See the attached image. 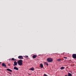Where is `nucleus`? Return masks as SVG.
Masks as SVG:
<instances>
[{"label":"nucleus","mask_w":76,"mask_h":76,"mask_svg":"<svg viewBox=\"0 0 76 76\" xmlns=\"http://www.w3.org/2000/svg\"><path fill=\"white\" fill-rule=\"evenodd\" d=\"M14 70H19V69L16 66H15L14 67Z\"/></svg>","instance_id":"6e6552de"},{"label":"nucleus","mask_w":76,"mask_h":76,"mask_svg":"<svg viewBox=\"0 0 76 76\" xmlns=\"http://www.w3.org/2000/svg\"><path fill=\"white\" fill-rule=\"evenodd\" d=\"M28 74L29 75H31L30 74H29V73H28Z\"/></svg>","instance_id":"4be33fe9"},{"label":"nucleus","mask_w":76,"mask_h":76,"mask_svg":"<svg viewBox=\"0 0 76 76\" xmlns=\"http://www.w3.org/2000/svg\"><path fill=\"white\" fill-rule=\"evenodd\" d=\"M36 57H37V55H34L32 56V58H35Z\"/></svg>","instance_id":"0eeeda50"},{"label":"nucleus","mask_w":76,"mask_h":76,"mask_svg":"<svg viewBox=\"0 0 76 76\" xmlns=\"http://www.w3.org/2000/svg\"><path fill=\"white\" fill-rule=\"evenodd\" d=\"M14 65H13V66H17V62L16 61H15L14 62Z\"/></svg>","instance_id":"423d86ee"},{"label":"nucleus","mask_w":76,"mask_h":76,"mask_svg":"<svg viewBox=\"0 0 76 76\" xmlns=\"http://www.w3.org/2000/svg\"><path fill=\"white\" fill-rule=\"evenodd\" d=\"M64 58H65L66 59L67 58L66 57H64Z\"/></svg>","instance_id":"f3484780"},{"label":"nucleus","mask_w":76,"mask_h":76,"mask_svg":"<svg viewBox=\"0 0 76 76\" xmlns=\"http://www.w3.org/2000/svg\"><path fill=\"white\" fill-rule=\"evenodd\" d=\"M47 60L48 62H51L53 61V59L51 58H48L47 59Z\"/></svg>","instance_id":"f03ea898"},{"label":"nucleus","mask_w":76,"mask_h":76,"mask_svg":"<svg viewBox=\"0 0 76 76\" xmlns=\"http://www.w3.org/2000/svg\"><path fill=\"white\" fill-rule=\"evenodd\" d=\"M68 76H72V74L70 73H68Z\"/></svg>","instance_id":"4468645a"},{"label":"nucleus","mask_w":76,"mask_h":76,"mask_svg":"<svg viewBox=\"0 0 76 76\" xmlns=\"http://www.w3.org/2000/svg\"><path fill=\"white\" fill-rule=\"evenodd\" d=\"M8 73H9L10 74V75H12V73L10 72H8Z\"/></svg>","instance_id":"aec40b11"},{"label":"nucleus","mask_w":76,"mask_h":76,"mask_svg":"<svg viewBox=\"0 0 76 76\" xmlns=\"http://www.w3.org/2000/svg\"><path fill=\"white\" fill-rule=\"evenodd\" d=\"M12 60H16V59H14V58H12Z\"/></svg>","instance_id":"dca6fc26"},{"label":"nucleus","mask_w":76,"mask_h":76,"mask_svg":"<svg viewBox=\"0 0 76 76\" xmlns=\"http://www.w3.org/2000/svg\"><path fill=\"white\" fill-rule=\"evenodd\" d=\"M61 60L60 59H58L56 60V61H61Z\"/></svg>","instance_id":"2eb2a0df"},{"label":"nucleus","mask_w":76,"mask_h":76,"mask_svg":"<svg viewBox=\"0 0 76 76\" xmlns=\"http://www.w3.org/2000/svg\"><path fill=\"white\" fill-rule=\"evenodd\" d=\"M45 64H46L47 66H48V64L47 62H45Z\"/></svg>","instance_id":"ddd939ff"},{"label":"nucleus","mask_w":76,"mask_h":76,"mask_svg":"<svg viewBox=\"0 0 76 76\" xmlns=\"http://www.w3.org/2000/svg\"><path fill=\"white\" fill-rule=\"evenodd\" d=\"M72 57L73 58H76V54H73L72 55Z\"/></svg>","instance_id":"20e7f679"},{"label":"nucleus","mask_w":76,"mask_h":76,"mask_svg":"<svg viewBox=\"0 0 76 76\" xmlns=\"http://www.w3.org/2000/svg\"><path fill=\"white\" fill-rule=\"evenodd\" d=\"M1 62H0V64H1Z\"/></svg>","instance_id":"5701e85b"},{"label":"nucleus","mask_w":76,"mask_h":76,"mask_svg":"<svg viewBox=\"0 0 76 76\" xmlns=\"http://www.w3.org/2000/svg\"><path fill=\"white\" fill-rule=\"evenodd\" d=\"M18 63L19 66H22V60H19L18 61Z\"/></svg>","instance_id":"f257e3e1"},{"label":"nucleus","mask_w":76,"mask_h":76,"mask_svg":"<svg viewBox=\"0 0 76 76\" xmlns=\"http://www.w3.org/2000/svg\"><path fill=\"white\" fill-rule=\"evenodd\" d=\"M25 57H26V58H28V56H25Z\"/></svg>","instance_id":"a211bd4d"},{"label":"nucleus","mask_w":76,"mask_h":76,"mask_svg":"<svg viewBox=\"0 0 76 76\" xmlns=\"http://www.w3.org/2000/svg\"><path fill=\"white\" fill-rule=\"evenodd\" d=\"M29 70H31V71H33L34 70V68L32 67V68L29 69Z\"/></svg>","instance_id":"9b49d317"},{"label":"nucleus","mask_w":76,"mask_h":76,"mask_svg":"<svg viewBox=\"0 0 76 76\" xmlns=\"http://www.w3.org/2000/svg\"><path fill=\"white\" fill-rule=\"evenodd\" d=\"M8 65H9V66H10V64H8Z\"/></svg>","instance_id":"412c9836"},{"label":"nucleus","mask_w":76,"mask_h":76,"mask_svg":"<svg viewBox=\"0 0 76 76\" xmlns=\"http://www.w3.org/2000/svg\"><path fill=\"white\" fill-rule=\"evenodd\" d=\"M64 67H61V68L60 69H61V70H63V69H64Z\"/></svg>","instance_id":"f8f14e48"},{"label":"nucleus","mask_w":76,"mask_h":76,"mask_svg":"<svg viewBox=\"0 0 76 76\" xmlns=\"http://www.w3.org/2000/svg\"><path fill=\"white\" fill-rule=\"evenodd\" d=\"M40 67H41V68H43V65H42V64H40Z\"/></svg>","instance_id":"9d476101"},{"label":"nucleus","mask_w":76,"mask_h":76,"mask_svg":"<svg viewBox=\"0 0 76 76\" xmlns=\"http://www.w3.org/2000/svg\"><path fill=\"white\" fill-rule=\"evenodd\" d=\"M44 76H47V75L45 74H44Z\"/></svg>","instance_id":"6ab92c4d"},{"label":"nucleus","mask_w":76,"mask_h":76,"mask_svg":"<svg viewBox=\"0 0 76 76\" xmlns=\"http://www.w3.org/2000/svg\"><path fill=\"white\" fill-rule=\"evenodd\" d=\"M18 58L19 59H23V57L22 56H18Z\"/></svg>","instance_id":"7ed1b4c3"},{"label":"nucleus","mask_w":76,"mask_h":76,"mask_svg":"<svg viewBox=\"0 0 76 76\" xmlns=\"http://www.w3.org/2000/svg\"><path fill=\"white\" fill-rule=\"evenodd\" d=\"M2 66L3 67H7L6 65L4 63H3L2 64Z\"/></svg>","instance_id":"39448f33"},{"label":"nucleus","mask_w":76,"mask_h":76,"mask_svg":"<svg viewBox=\"0 0 76 76\" xmlns=\"http://www.w3.org/2000/svg\"><path fill=\"white\" fill-rule=\"evenodd\" d=\"M7 71H9V72H12V70L9 68L7 69Z\"/></svg>","instance_id":"1a4fd4ad"}]
</instances>
